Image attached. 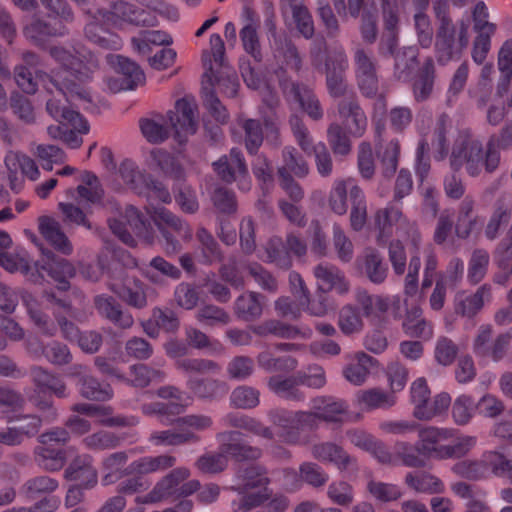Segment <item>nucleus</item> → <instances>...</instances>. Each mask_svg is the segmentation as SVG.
I'll use <instances>...</instances> for the list:
<instances>
[{
	"label": "nucleus",
	"mask_w": 512,
	"mask_h": 512,
	"mask_svg": "<svg viewBox=\"0 0 512 512\" xmlns=\"http://www.w3.org/2000/svg\"><path fill=\"white\" fill-rule=\"evenodd\" d=\"M176 462V457L170 454L144 456L134 460L129 465V469L131 473L138 475H147L167 471L173 468Z\"/></svg>",
	"instance_id": "33"
},
{
	"label": "nucleus",
	"mask_w": 512,
	"mask_h": 512,
	"mask_svg": "<svg viewBox=\"0 0 512 512\" xmlns=\"http://www.w3.org/2000/svg\"><path fill=\"white\" fill-rule=\"evenodd\" d=\"M98 314L121 329H129L134 324L133 316L122 309L121 304L112 296L101 294L93 299Z\"/></svg>",
	"instance_id": "17"
},
{
	"label": "nucleus",
	"mask_w": 512,
	"mask_h": 512,
	"mask_svg": "<svg viewBox=\"0 0 512 512\" xmlns=\"http://www.w3.org/2000/svg\"><path fill=\"white\" fill-rule=\"evenodd\" d=\"M69 376L76 379L79 392L85 399L92 401H108L113 397V389L109 384L100 383L92 376L88 368L81 364H75L69 369Z\"/></svg>",
	"instance_id": "11"
},
{
	"label": "nucleus",
	"mask_w": 512,
	"mask_h": 512,
	"mask_svg": "<svg viewBox=\"0 0 512 512\" xmlns=\"http://www.w3.org/2000/svg\"><path fill=\"white\" fill-rule=\"evenodd\" d=\"M511 339L510 333H500L494 336L492 325L482 324L473 340V352L479 357L499 362L507 354Z\"/></svg>",
	"instance_id": "7"
},
{
	"label": "nucleus",
	"mask_w": 512,
	"mask_h": 512,
	"mask_svg": "<svg viewBox=\"0 0 512 512\" xmlns=\"http://www.w3.org/2000/svg\"><path fill=\"white\" fill-rule=\"evenodd\" d=\"M116 71L120 74L121 78L126 83V87L130 90H134L145 83V74L140 66L123 56H115Z\"/></svg>",
	"instance_id": "54"
},
{
	"label": "nucleus",
	"mask_w": 512,
	"mask_h": 512,
	"mask_svg": "<svg viewBox=\"0 0 512 512\" xmlns=\"http://www.w3.org/2000/svg\"><path fill=\"white\" fill-rule=\"evenodd\" d=\"M265 297L258 292H246L240 295L234 304V312L244 321H254L263 314Z\"/></svg>",
	"instance_id": "35"
},
{
	"label": "nucleus",
	"mask_w": 512,
	"mask_h": 512,
	"mask_svg": "<svg viewBox=\"0 0 512 512\" xmlns=\"http://www.w3.org/2000/svg\"><path fill=\"white\" fill-rule=\"evenodd\" d=\"M426 464L418 443L413 444L404 440H397L394 443V466L402 465L420 469L424 468Z\"/></svg>",
	"instance_id": "34"
},
{
	"label": "nucleus",
	"mask_w": 512,
	"mask_h": 512,
	"mask_svg": "<svg viewBox=\"0 0 512 512\" xmlns=\"http://www.w3.org/2000/svg\"><path fill=\"white\" fill-rule=\"evenodd\" d=\"M128 462V454L125 451L111 453L103 458L101 467L105 474L102 477L104 485H110L127 475L124 469Z\"/></svg>",
	"instance_id": "43"
},
{
	"label": "nucleus",
	"mask_w": 512,
	"mask_h": 512,
	"mask_svg": "<svg viewBox=\"0 0 512 512\" xmlns=\"http://www.w3.org/2000/svg\"><path fill=\"white\" fill-rule=\"evenodd\" d=\"M122 440V437L113 432L100 430L84 437L82 443L88 450L103 451L119 447Z\"/></svg>",
	"instance_id": "61"
},
{
	"label": "nucleus",
	"mask_w": 512,
	"mask_h": 512,
	"mask_svg": "<svg viewBox=\"0 0 512 512\" xmlns=\"http://www.w3.org/2000/svg\"><path fill=\"white\" fill-rule=\"evenodd\" d=\"M451 128V119L446 113L440 114L435 122L432 132V146L435 149L434 158L437 161L444 160L449 152L447 134Z\"/></svg>",
	"instance_id": "44"
},
{
	"label": "nucleus",
	"mask_w": 512,
	"mask_h": 512,
	"mask_svg": "<svg viewBox=\"0 0 512 512\" xmlns=\"http://www.w3.org/2000/svg\"><path fill=\"white\" fill-rule=\"evenodd\" d=\"M313 275L318 281V291L323 293L335 291L338 295H347L350 291V282L345 273L330 263H320L313 269Z\"/></svg>",
	"instance_id": "13"
},
{
	"label": "nucleus",
	"mask_w": 512,
	"mask_h": 512,
	"mask_svg": "<svg viewBox=\"0 0 512 512\" xmlns=\"http://www.w3.org/2000/svg\"><path fill=\"white\" fill-rule=\"evenodd\" d=\"M351 201L350 225L353 230L360 231L367 220V205L364 193L358 185H353L349 192Z\"/></svg>",
	"instance_id": "57"
},
{
	"label": "nucleus",
	"mask_w": 512,
	"mask_h": 512,
	"mask_svg": "<svg viewBox=\"0 0 512 512\" xmlns=\"http://www.w3.org/2000/svg\"><path fill=\"white\" fill-rule=\"evenodd\" d=\"M355 301L362 315L366 318L381 319L390 309V298L383 295L370 294L366 289L358 287L354 292Z\"/></svg>",
	"instance_id": "23"
},
{
	"label": "nucleus",
	"mask_w": 512,
	"mask_h": 512,
	"mask_svg": "<svg viewBox=\"0 0 512 512\" xmlns=\"http://www.w3.org/2000/svg\"><path fill=\"white\" fill-rule=\"evenodd\" d=\"M31 376L34 384L41 390H49L58 398L69 395L65 382L57 375L50 373L40 366L32 367Z\"/></svg>",
	"instance_id": "41"
},
{
	"label": "nucleus",
	"mask_w": 512,
	"mask_h": 512,
	"mask_svg": "<svg viewBox=\"0 0 512 512\" xmlns=\"http://www.w3.org/2000/svg\"><path fill=\"white\" fill-rule=\"evenodd\" d=\"M38 222L41 235L50 243V245L64 255H70L72 253V244L63 232L61 225L57 220L49 216H41L39 217Z\"/></svg>",
	"instance_id": "29"
},
{
	"label": "nucleus",
	"mask_w": 512,
	"mask_h": 512,
	"mask_svg": "<svg viewBox=\"0 0 512 512\" xmlns=\"http://www.w3.org/2000/svg\"><path fill=\"white\" fill-rule=\"evenodd\" d=\"M488 460V452L481 460H463L453 465L452 471L459 477L468 480H480L486 478L491 469Z\"/></svg>",
	"instance_id": "49"
},
{
	"label": "nucleus",
	"mask_w": 512,
	"mask_h": 512,
	"mask_svg": "<svg viewBox=\"0 0 512 512\" xmlns=\"http://www.w3.org/2000/svg\"><path fill=\"white\" fill-rule=\"evenodd\" d=\"M418 67L416 47H404L395 54L394 75L398 80L407 81Z\"/></svg>",
	"instance_id": "48"
},
{
	"label": "nucleus",
	"mask_w": 512,
	"mask_h": 512,
	"mask_svg": "<svg viewBox=\"0 0 512 512\" xmlns=\"http://www.w3.org/2000/svg\"><path fill=\"white\" fill-rule=\"evenodd\" d=\"M236 480L237 482L231 486V490L237 492H248L260 487H264V491H267V486L270 484L267 470L262 465H249L239 468Z\"/></svg>",
	"instance_id": "25"
},
{
	"label": "nucleus",
	"mask_w": 512,
	"mask_h": 512,
	"mask_svg": "<svg viewBox=\"0 0 512 512\" xmlns=\"http://www.w3.org/2000/svg\"><path fill=\"white\" fill-rule=\"evenodd\" d=\"M191 475L187 467L173 468L164 475L146 495L145 502L157 503L164 500H178L188 497L201 487L196 479L188 480Z\"/></svg>",
	"instance_id": "6"
},
{
	"label": "nucleus",
	"mask_w": 512,
	"mask_h": 512,
	"mask_svg": "<svg viewBox=\"0 0 512 512\" xmlns=\"http://www.w3.org/2000/svg\"><path fill=\"white\" fill-rule=\"evenodd\" d=\"M267 262L287 270L292 266V258L287 250L286 243L280 237H272L265 245Z\"/></svg>",
	"instance_id": "62"
},
{
	"label": "nucleus",
	"mask_w": 512,
	"mask_h": 512,
	"mask_svg": "<svg viewBox=\"0 0 512 512\" xmlns=\"http://www.w3.org/2000/svg\"><path fill=\"white\" fill-rule=\"evenodd\" d=\"M34 461L43 470L55 472L61 470L66 462L63 450L39 445L34 448Z\"/></svg>",
	"instance_id": "45"
},
{
	"label": "nucleus",
	"mask_w": 512,
	"mask_h": 512,
	"mask_svg": "<svg viewBox=\"0 0 512 512\" xmlns=\"http://www.w3.org/2000/svg\"><path fill=\"white\" fill-rule=\"evenodd\" d=\"M47 113L61 124H70V127L77 129L79 133L88 132L86 120L74 110L69 109L60 99L54 97L48 99L46 103Z\"/></svg>",
	"instance_id": "32"
},
{
	"label": "nucleus",
	"mask_w": 512,
	"mask_h": 512,
	"mask_svg": "<svg viewBox=\"0 0 512 512\" xmlns=\"http://www.w3.org/2000/svg\"><path fill=\"white\" fill-rule=\"evenodd\" d=\"M337 111L341 118L352 119V125L350 126L352 135L361 137L364 134L367 127V117L354 93H351L337 104Z\"/></svg>",
	"instance_id": "26"
},
{
	"label": "nucleus",
	"mask_w": 512,
	"mask_h": 512,
	"mask_svg": "<svg viewBox=\"0 0 512 512\" xmlns=\"http://www.w3.org/2000/svg\"><path fill=\"white\" fill-rule=\"evenodd\" d=\"M491 290V285L483 284L474 294L459 303L456 312L465 317H473L482 309L484 302L491 299Z\"/></svg>",
	"instance_id": "59"
},
{
	"label": "nucleus",
	"mask_w": 512,
	"mask_h": 512,
	"mask_svg": "<svg viewBox=\"0 0 512 512\" xmlns=\"http://www.w3.org/2000/svg\"><path fill=\"white\" fill-rule=\"evenodd\" d=\"M337 324L344 335L358 334L364 328L363 315L357 306L345 304L339 310Z\"/></svg>",
	"instance_id": "51"
},
{
	"label": "nucleus",
	"mask_w": 512,
	"mask_h": 512,
	"mask_svg": "<svg viewBox=\"0 0 512 512\" xmlns=\"http://www.w3.org/2000/svg\"><path fill=\"white\" fill-rule=\"evenodd\" d=\"M512 219V206L505 198H498L492 207L491 214L484 228L487 240H496Z\"/></svg>",
	"instance_id": "22"
},
{
	"label": "nucleus",
	"mask_w": 512,
	"mask_h": 512,
	"mask_svg": "<svg viewBox=\"0 0 512 512\" xmlns=\"http://www.w3.org/2000/svg\"><path fill=\"white\" fill-rule=\"evenodd\" d=\"M299 385L298 377L272 376L268 380V387L272 392L291 401H303L305 399V394L298 388Z\"/></svg>",
	"instance_id": "46"
},
{
	"label": "nucleus",
	"mask_w": 512,
	"mask_h": 512,
	"mask_svg": "<svg viewBox=\"0 0 512 512\" xmlns=\"http://www.w3.org/2000/svg\"><path fill=\"white\" fill-rule=\"evenodd\" d=\"M251 330L260 337L272 335L283 339H295L305 335L297 326H293L278 319L265 320L258 325L252 326Z\"/></svg>",
	"instance_id": "39"
},
{
	"label": "nucleus",
	"mask_w": 512,
	"mask_h": 512,
	"mask_svg": "<svg viewBox=\"0 0 512 512\" xmlns=\"http://www.w3.org/2000/svg\"><path fill=\"white\" fill-rule=\"evenodd\" d=\"M130 376V383L140 388H144L150 383H161L166 378V374L163 370L145 364L132 365L130 367Z\"/></svg>",
	"instance_id": "58"
},
{
	"label": "nucleus",
	"mask_w": 512,
	"mask_h": 512,
	"mask_svg": "<svg viewBox=\"0 0 512 512\" xmlns=\"http://www.w3.org/2000/svg\"><path fill=\"white\" fill-rule=\"evenodd\" d=\"M449 163L455 172L464 168L470 177H478L483 172L494 173L500 166L501 154L493 137L484 145L470 130L464 129L454 142Z\"/></svg>",
	"instance_id": "2"
},
{
	"label": "nucleus",
	"mask_w": 512,
	"mask_h": 512,
	"mask_svg": "<svg viewBox=\"0 0 512 512\" xmlns=\"http://www.w3.org/2000/svg\"><path fill=\"white\" fill-rule=\"evenodd\" d=\"M472 21L476 36L472 42L471 57L477 65H481L490 52L491 38L496 33L497 26L495 23L489 22L488 18H479Z\"/></svg>",
	"instance_id": "18"
},
{
	"label": "nucleus",
	"mask_w": 512,
	"mask_h": 512,
	"mask_svg": "<svg viewBox=\"0 0 512 512\" xmlns=\"http://www.w3.org/2000/svg\"><path fill=\"white\" fill-rule=\"evenodd\" d=\"M405 484L418 493L437 494L444 491L443 482L427 472L414 474L409 472L404 478Z\"/></svg>",
	"instance_id": "50"
},
{
	"label": "nucleus",
	"mask_w": 512,
	"mask_h": 512,
	"mask_svg": "<svg viewBox=\"0 0 512 512\" xmlns=\"http://www.w3.org/2000/svg\"><path fill=\"white\" fill-rule=\"evenodd\" d=\"M64 477L69 481L79 482L84 488H93L98 482L93 457L86 453L76 455L66 468Z\"/></svg>",
	"instance_id": "19"
},
{
	"label": "nucleus",
	"mask_w": 512,
	"mask_h": 512,
	"mask_svg": "<svg viewBox=\"0 0 512 512\" xmlns=\"http://www.w3.org/2000/svg\"><path fill=\"white\" fill-rule=\"evenodd\" d=\"M280 86L284 94L294 97L312 120L319 121L323 118L321 103L311 88L288 80L280 81Z\"/></svg>",
	"instance_id": "14"
},
{
	"label": "nucleus",
	"mask_w": 512,
	"mask_h": 512,
	"mask_svg": "<svg viewBox=\"0 0 512 512\" xmlns=\"http://www.w3.org/2000/svg\"><path fill=\"white\" fill-rule=\"evenodd\" d=\"M326 86L328 93L333 98L346 97L349 85L345 77L347 59L341 57L339 60L329 58L326 63Z\"/></svg>",
	"instance_id": "21"
},
{
	"label": "nucleus",
	"mask_w": 512,
	"mask_h": 512,
	"mask_svg": "<svg viewBox=\"0 0 512 512\" xmlns=\"http://www.w3.org/2000/svg\"><path fill=\"white\" fill-rule=\"evenodd\" d=\"M311 405L319 421L328 424L343 423L349 411V405L345 400L331 395L316 396L312 399Z\"/></svg>",
	"instance_id": "15"
},
{
	"label": "nucleus",
	"mask_w": 512,
	"mask_h": 512,
	"mask_svg": "<svg viewBox=\"0 0 512 512\" xmlns=\"http://www.w3.org/2000/svg\"><path fill=\"white\" fill-rule=\"evenodd\" d=\"M175 429L154 431L149 436V442L154 446H181L195 444L200 441L199 432L205 431L212 425L210 417L201 414H190L173 421Z\"/></svg>",
	"instance_id": "5"
},
{
	"label": "nucleus",
	"mask_w": 512,
	"mask_h": 512,
	"mask_svg": "<svg viewBox=\"0 0 512 512\" xmlns=\"http://www.w3.org/2000/svg\"><path fill=\"white\" fill-rule=\"evenodd\" d=\"M204 72L201 81L203 106L218 123H222L224 96V40L219 33L210 36L208 48L201 55Z\"/></svg>",
	"instance_id": "4"
},
{
	"label": "nucleus",
	"mask_w": 512,
	"mask_h": 512,
	"mask_svg": "<svg viewBox=\"0 0 512 512\" xmlns=\"http://www.w3.org/2000/svg\"><path fill=\"white\" fill-rule=\"evenodd\" d=\"M59 487L57 479L48 475H37L29 478L20 488V492L29 499H36L56 491Z\"/></svg>",
	"instance_id": "47"
},
{
	"label": "nucleus",
	"mask_w": 512,
	"mask_h": 512,
	"mask_svg": "<svg viewBox=\"0 0 512 512\" xmlns=\"http://www.w3.org/2000/svg\"><path fill=\"white\" fill-rule=\"evenodd\" d=\"M118 173L123 182L139 195L145 193L149 188L150 175L142 171L131 160H124L119 166Z\"/></svg>",
	"instance_id": "40"
},
{
	"label": "nucleus",
	"mask_w": 512,
	"mask_h": 512,
	"mask_svg": "<svg viewBox=\"0 0 512 512\" xmlns=\"http://www.w3.org/2000/svg\"><path fill=\"white\" fill-rule=\"evenodd\" d=\"M359 274L375 285L383 284L389 273V268L382 254L373 247H367L355 261Z\"/></svg>",
	"instance_id": "12"
},
{
	"label": "nucleus",
	"mask_w": 512,
	"mask_h": 512,
	"mask_svg": "<svg viewBox=\"0 0 512 512\" xmlns=\"http://www.w3.org/2000/svg\"><path fill=\"white\" fill-rule=\"evenodd\" d=\"M436 79V69L431 57L426 58L419 69L415 80L412 83V94L415 102L422 103L427 101L434 90Z\"/></svg>",
	"instance_id": "28"
},
{
	"label": "nucleus",
	"mask_w": 512,
	"mask_h": 512,
	"mask_svg": "<svg viewBox=\"0 0 512 512\" xmlns=\"http://www.w3.org/2000/svg\"><path fill=\"white\" fill-rule=\"evenodd\" d=\"M143 274L151 283L159 285L164 283V277L178 280L181 270L163 257L156 256L149 262Z\"/></svg>",
	"instance_id": "42"
},
{
	"label": "nucleus",
	"mask_w": 512,
	"mask_h": 512,
	"mask_svg": "<svg viewBox=\"0 0 512 512\" xmlns=\"http://www.w3.org/2000/svg\"><path fill=\"white\" fill-rule=\"evenodd\" d=\"M237 182L239 189L250 188L248 168L242 152L236 148L230 150L229 160L226 159V184Z\"/></svg>",
	"instance_id": "36"
},
{
	"label": "nucleus",
	"mask_w": 512,
	"mask_h": 512,
	"mask_svg": "<svg viewBox=\"0 0 512 512\" xmlns=\"http://www.w3.org/2000/svg\"><path fill=\"white\" fill-rule=\"evenodd\" d=\"M403 214L399 208L388 205L375 213V226L379 231L377 242L384 243L392 233V226L400 221Z\"/></svg>",
	"instance_id": "56"
},
{
	"label": "nucleus",
	"mask_w": 512,
	"mask_h": 512,
	"mask_svg": "<svg viewBox=\"0 0 512 512\" xmlns=\"http://www.w3.org/2000/svg\"><path fill=\"white\" fill-rule=\"evenodd\" d=\"M311 455L320 462L334 464L339 470H346L356 462L340 445L334 442H320L312 445Z\"/></svg>",
	"instance_id": "20"
},
{
	"label": "nucleus",
	"mask_w": 512,
	"mask_h": 512,
	"mask_svg": "<svg viewBox=\"0 0 512 512\" xmlns=\"http://www.w3.org/2000/svg\"><path fill=\"white\" fill-rule=\"evenodd\" d=\"M238 124L245 133L244 142L248 153L251 155L257 154L264 139L260 121L256 119L240 118Z\"/></svg>",
	"instance_id": "63"
},
{
	"label": "nucleus",
	"mask_w": 512,
	"mask_h": 512,
	"mask_svg": "<svg viewBox=\"0 0 512 512\" xmlns=\"http://www.w3.org/2000/svg\"><path fill=\"white\" fill-rule=\"evenodd\" d=\"M46 257L41 269L46 271L50 277L59 283L58 288L66 291L70 285L68 279L73 278L76 274V269L72 263L64 258H58L50 250H42Z\"/></svg>",
	"instance_id": "24"
},
{
	"label": "nucleus",
	"mask_w": 512,
	"mask_h": 512,
	"mask_svg": "<svg viewBox=\"0 0 512 512\" xmlns=\"http://www.w3.org/2000/svg\"><path fill=\"white\" fill-rule=\"evenodd\" d=\"M24 33L35 45H43L50 37H62L68 34L67 27L61 22H46L34 19L24 29Z\"/></svg>",
	"instance_id": "31"
},
{
	"label": "nucleus",
	"mask_w": 512,
	"mask_h": 512,
	"mask_svg": "<svg viewBox=\"0 0 512 512\" xmlns=\"http://www.w3.org/2000/svg\"><path fill=\"white\" fill-rule=\"evenodd\" d=\"M73 51L74 53L62 46H52L49 53L61 64L62 69L53 76L38 72L37 78L43 82L48 92H52L54 88L67 101L79 100L90 103V93L85 85L99 69V60L85 47H74Z\"/></svg>",
	"instance_id": "1"
},
{
	"label": "nucleus",
	"mask_w": 512,
	"mask_h": 512,
	"mask_svg": "<svg viewBox=\"0 0 512 512\" xmlns=\"http://www.w3.org/2000/svg\"><path fill=\"white\" fill-rule=\"evenodd\" d=\"M297 31L306 39L315 33L313 18L304 4V0H287Z\"/></svg>",
	"instance_id": "52"
},
{
	"label": "nucleus",
	"mask_w": 512,
	"mask_h": 512,
	"mask_svg": "<svg viewBox=\"0 0 512 512\" xmlns=\"http://www.w3.org/2000/svg\"><path fill=\"white\" fill-rule=\"evenodd\" d=\"M103 18L98 14V11L91 16V20L84 28V34L87 40L104 48L117 50L121 46V40L115 33L107 30L100 20Z\"/></svg>",
	"instance_id": "30"
},
{
	"label": "nucleus",
	"mask_w": 512,
	"mask_h": 512,
	"mask_svg": "<svg viewBox=\"0 0 512 512\" xmlns=\"http://www.w3.org/2000/svg\"><path fill=\"white\" fill-rule=\"evenodd\" d=\"M98 14L103 20L111 21L115 25L130 24L147 27L157 25L155 15L135 7L126 0H116L108 10H98Z\"/></svg>",
	"instance_id": "9"
},
{
	"label": "nucleus",
	"mask_w": 512,
	"mask_h": 512,
	"mask_svg": "<svg viewBox=\"0 0 512 512\" xmlns=\"http://www.w3.org/2000/svg\"><path fill=\"white\" fill-rule=\"evenodd\" d=\"M355 77L361 94L366 98H374L379 91L377 63L373 56L364 48L357 47L354 51Z\"/></svg>",
	"instance_id": "10"
},
{
	"label": "nucleus",
	"mask_w": 512,
	"mask_h": 512,
	"mask_svg": "<svg viewBox=\"0 0 512 512\" xmlns=\"http://www.w3.org/2000/svg\"><path fill=\"white\" fill-rule=\"evenodd\" d=\"M150 155L155 165L164 175L174 179L177 183L184 181V169L174 156L162 149H153Z\"/></svg>",
	"instance_id": "53"
},
{
	"label": "nucleus",
	"mask_w": 512,
	"mask_h": 512,
	"mask_svg": "<svg viewBox=\"0 0 512 512\" xmlns=\"http://www.w3.org/2000/svg\"><path fill=\"white\" fill-rule=\"evenodd\" d=\"M108 288L118 294L124 302L136 309L147 307V286L138 279L134 280V287H125L121 292L115 283H109Z\"/></svg>",
	"instance_id": "55"
},
{
	"label": "nucleus",
	"mask_w": 512,
	"mask_h": 512,
	"mask_svg": "<svg viewBox=\"0 0 512 512\" xmlns=\"http://www.w3.org/2000/svg\"><path fill=\"white\" fill-rule=\"evenodd\" d=\"M453 436V431L447 428H437L434 426L421 428L418 432V445L425 457L426 462L430 458L444 459V448L441 442L446 441Z\"/></svg>",
	"instance_id": "16"
},
{
	"label": "nucleus",
	"mask_w": 512,
	"mask_h": 512,
	"mask_svg": "<svg viewBox=\"0 0 512 512\" xmlns=\"http://www.w3.org/2000/svg\"><path fill=\"white\" fill-rule=\"evenodd\" d=\"M196 238L200 244L201 254L205 263H220L222 260V251L213 235L204 227H200L196 232Z\"/></svg>",
	"instance_id": "64"
},
{
	"label": "nucleus",
	"mask_w": 512,
	"mask_h": 512,
	"mask_svg": "<svg viewBox=\"0 0 512 512\" xmlns=\"http://www.w3.org/2000/svg\"><path fill=\"white\" fill-rule=\"evenodd\" d=\"M318 417L314 408L310 411H296L294 414V425L291 429L280 433L282 441L289 445H296L300 442V434L304 429L314 430L318 427Z\"/></svg>",
	"instance_id": "38"
},
{
	"label": "nucleus",
	"mask_w": 512,
	"mask_h": 512,
	"mask_svg": "<svg viewBox=\"0 0 512 512\" xmlns=\"http://www.w3.org/2000/svg\"><path fill=\"white\" fill-rule=\"evenodd\" d=\"M450 0H433L432 12L437 23L435 54L439 64L461 58L469 43V24L461 19L454 23Z\"/></svg>",
	"instance_id": "3"
},
{
	"label": "nucleus",
	"mask_w": 512,
	"mask_h": 512,
	"mask_svg": "<svg viewBox=\"0 0 512 512\" xmlns=\"http://www.w3.org/2000/svg\"><path fill=\"white\" fill-rule=\"evenodd\" d=\"M376 360L364 352H358L354 360L343 368L344 378L355 386L363 385L374 366Z\"/></svg>",
	"instance_id": "37"
},
{
	"label": "nucleus",
	"mask_w": 512,
	"mask_h": 512,
	"mask_svg": "<svg viewBox=\"0 0 512 512\" xmlns=\"http://www.w3.org/2000/svg\"><path fill=\"white\" fill-rule=\"evenodd\" d=\"M402 329L411 338L430 339L433 335V325L423 316V310L418 305L406 310Z\"/></svg>",
	"instance_id": "27"
},
{
	"label": "nucleus",
	"mask_w": 512,
	"mask_h": 512,
	"mask_svg": "<svg viewBox=\"0 0 512 512\" xmlns=\"http://www.w3.org/2000/svg\"><path fill=\"white\" fill-rule=\"evenodd\" d=\"M357 398L360 404L368 409L390 408L395 405L396 397L380 388L359 391Z\"/></svg>",
	"instance_id": "60"
},
{
	"label": "nucleus",
	"mask_w": 512,
	"mask_h": 512,
	"mask_svg": "<svg viewBox=\"0 0 512 512\" xmlns=\"http://www.w3.org/2000/svg\"><path fill=\"white\" fill-rule=\"evenodd\" d=\"M171 128L178 138L196 133L199 124L198 104L191 94L175 102L174 108L167 113Z\"/></svg>",
	"instance_id": "8"
}]
</instances>
